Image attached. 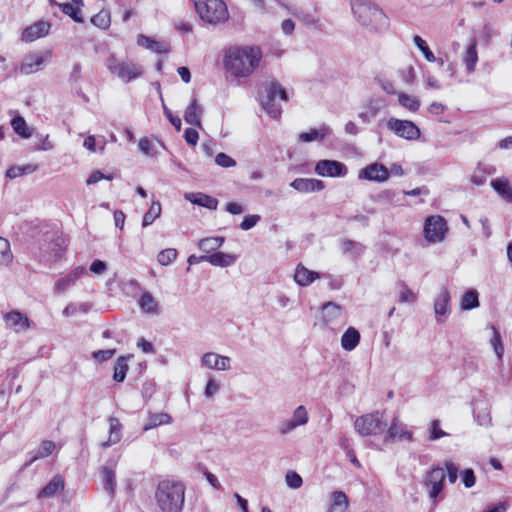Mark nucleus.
I'll use <instances>...</instances> for the list:
<instances>
[{"instance_id": "13d9d810", "label": "nucleus", "mask_w": 512, "mask_h": 512, "mask_svg": "<svg viewBox=\"0 0 512 512\" xmlns=\"http://www.w3.org/2000/svg\"><path fill=\"white\" fill-rule=\"evenodd\" d=\"M491 331H492V338H491V344L494 348V351L495 353L497 354V356L500 358L503 354V351H504V348L501 344V339H500V334L499 332L496 330L495 327H491Z\"/></svg>"}, {"instance_id": "4468645a", "label": "nucleus", "mask_w": 512, "mask_h": 512, "mask_svg": "<svg viewBox=\"0 0 512 512\" xmlns=\"http://www.w3.org/2000/svg\"><path fill=\"white\" fill-rule=\"evenodd\" d=\"M86 273L84 266H77L68 275L59 278L54 284V293L62 294L70 287H72L78 279H80Z\"/></svg>"}, {"instance_id": "f8f14e48", "label": "nucleus", "mask_w": 512, "mask_h": 512, "mask_svg": "<svg viewBox=\"0 0 512 512\" xmlns=\"http://www.w3.org/2000/svg\"><path fill=\"white\" fill-rule=\"evenodd\" d=\"M358 179L383 183L389 179V170L385 165L374 162L359 171Z\"/></svg>"}, {"instance_id": "ea45409f", "label": "nucleus", "mask_w": 512, "mask_h": 512, "mask_svg": "<svg viewBox=\"0 0 512 512\" xmlns=\"http://www.w3.org/2000/svg\"><path fill=\"white\" fill-rule=\"evenodd\" d=\"M161 215V204L159 201L152 202L149 210L144 214L142 226L147 227L151 225Z\"/></svg>"}, {"instance_id": "a211bd4d", "label": "nucleus", "mask_w": 512, "mask_h": 512, "mask_svg": "<svg viewBox=\"0 0 512 512\" xmlns=\"http://www.w3.org/2000/svg\"><path fill=\"white\" fill-rule=\"evenodd\" d=\"M398 438L399 440L413 441V433L407 430L406 426L403 424H399L398 417H394L390 427L387 430V434L385 437L386 442H390Z\"/></svg>"}, {"instance_id": "39448f33", "label": "nucleus", "mask_w": 512, "mask_h": 512, "mask_svg": "<svg viewBox=\"0 0 512 512\" xmlns=\"http://www.w3.org/2000/svg\"><path fill=\"white\" fill-rule=\"evenodd\" d=\"M387 424L383 420V414L379 411L359 416L354 422V429L361 436H375L382 433Z\"/></svg>"}, {"instance_id": "dca6fc26", "label": "nucleus", "mask_w": 512, "mask_h": 512, "mask_svg": "<svg viewBox=\"0 0 512 512\" xmlns=\"http://www.w3.org/2000/svg\"><path fill=\"white\" fill-rule=\"evenodd\" d=\"M49 29L50 24L48 22L38 21L22 31L21 40L26 43L33 42L38 38L46 36L49 33Z\"/></svg>"}, {"instance_id": "052dcab7", "label": "nucleus", "mask_w": 512, "mask_h": 512, "mask_svg": "<svg viewBox=\"0 0 512 512\" xmlns=\"http://www.w3.org/2000/svg\"><path fill=\"white\" fill-rule=\"evenodd\" d=\"M446 435L447 433L440 428V421L433 420L430 424V440H437Z\"/></svg>"}, {"instance_id": "393cba45", "label": "nucleus", "mask_w": 512, "mask_h": 512, "mask_svg": "<svg viewBox=\"0 0 512 512\" xmlns=\"http://www.w3.org/2000/svg\"><path fill=\"white\" fill-rule=\"evenodd\" d=\"M321 275L318 272L309 270L302 264H298L294 274L295 282L302 286H308L313 283L316 279H319Z\"/></svg>"}, {"instance_id": "5fc2aeb1", "label": "nucleus", "mask_w": 512, "mask_h": 512, "mask_svg": "<svg viewBox=\"0 0 512 512\" xmlns=\"http://www.w3.org/2000/svg\"><path fill=\"white\" fill-rule=\"evenodd\" d=\"M285 481L288 487L298 489L302 486V477L295 471H288L285 476Z\"/></svg>"}, {"instance_id": "774afa93", "label": "nucleus", "mask_w": 512, "mask_h": 512, "mask_svg": "<svg viewBox=\"0 0 512 512\" xmlns=\"http://www.w3.org/2000/svg\"><path fill=\"white\" fill-rule=\"evenodd\" d=\"M115 349L98 350L93 352V358L99 362L109 360L115 354Z\"/></svg>"}, {"instance_id": "de8ad7c7", "label": "nucleus", "mask_w": 512, "mask_h": 512, "mask_svg": "<svg viewBox=\"0 0 512 512\" xmlns=\"http://www.w3.org/2000/svg\"><path fill=\"white\" fill-rule=\"evenodd\" d=\"M413 42L416 45V47L422 52L424 58L428 62L436 61L435 55L430 50L429 46L427 45V43H426V41L424 39H422L420 36L416 35L413 38Z\"/></svg>"}, {"instance_id": "338daca9", "label": "nucleus", "mask_w": 512, "mask_h": 512, "mask_svg": "<svg viewBox=\"0 0 512 512\" xmlns=\"http://www.w3.org/2000/svg\"><path fill=\"white\" fill-rule=\"evenodd\" d=\"M376 81L385 93L390 94V95H394L396 93V90H395V87H394V84L392 81H390L386 78H381V77L377 78Z\"/></svg>"}, {"instance_id": "37998d69", "label": "nucleus", "mask_w": 512, "mask_h": 512, "mask_svg": "<svg viewBox=\"0 0 512 512\" xmlns=\"http://www.w3.org/2000/svg\"><path fill=\"white\" fill-rule=\"evenodd\" d=\"M11 126L19 136L23 138H29L31 136L27 123L22 116H15L11 120Z\"/></svg>"}, {"instance_id": "9d476101", "label": "nucleus", "mask_w": 512, "mask_h": 512, "mask_svg": "<svg viewBox=\"0 0 512 512\" xmlns=\"http://www.w3.org/2000/svg\"><path fill=\"white\" fill-rule=\"evenodd\" d=\"M387 128L398 137L406 140H417L421 135L420 129L409 120H400L391 117L387 121Z\"/></svg>"}, {"instance_id": "f03ea898", "label": "nucleus", "mask_w": 512, "mask_h": 512, "mask_svg": "<svg viewBox=\"0 0 512 512\" xmlns=\"http://www.w3.org/2000/svg\"><path fill=\"white\" fill-rule=\"evenodd\" d=\"M154 499L161 512H182L185 486L179 481L162 480L155 489Z\"/></svg>"}, {"instance_id": "20e7f679", "label": "nucleus", "mask_w": 512, "mask_h": 512, "mask_svg": "<svg viewBox=\"0 0 512 512\" xmlns=\"http://www.w3.org/2000/svg\"><path fill=\"white\" fill-rule=\"evenodd\" d=\"M40 260L51 264L59 260L65 250V241L57 232H47L44 234V242L40 246Z\"/></svg>"}, {"instance_id": "3c124183", "label": "nucleus", "mask_w": 512, "mask_h": 512, "mask_svg": "<svg viewBox=\"0 0 512 512\" xmlns=\"http://www.w3.org/2000/svg\"><path fill=\"white\" fill-rule=\"evenodd\" d=\"M291 419L298 427L307 424L309 420L307 409L303 405L298 406Z\"/></svg>"}, {"instance_id": "c03bdc74", "label": "nucleus", "mask_w": 512, "mask_h": 512, "mask_svg": "<svg viewBox=\"0 0 512 512\" xmlns=\"http://www.w3.org/2000/svg\"><path fill=\"white\" fill-rule=\"evenodd\" d=\"M461 309L470 310L479 306L478 293L475 290L467 291L461 299Z\"/></svg>"}, {"instance_id": "f3484780", "label": "nucleus", "mask_w": 512, "mask_h": 512, "mask_svg": "<svg viewBox=\"0 0 512 512\" xmlns=\"http://www.w3.org/2000/svg\"><path fill=\"white\" fill-rule=\"evenodd\" d=\"M4 320L6 326L14 330L16 333L24 332L30 326L28 317L19 311H11L6 313L4 315Z\"/></svg>"}, {"instance_id": "412c9836", "label": "nucleus", "mask_w": 512, "mask_h": 512, "mask_svg": "<svg viewBox=\"0 0 512 512\" xmlns=\"http://www.w3.org/2000/svg\"><path fill=\"white\" fill-rule=\"evenodd\" d=\"M290 186L301 193L321 191L324 189V183L318 179L297 178L291 182Z\"/></svg>"}, {"instance_id": "a18cd8bd", "label": "nucleus", "mask_w": 512, "mask_h": 512, "mask_svg": "<svg viewBox=\"0 0 512 512\" xmlns=\"http://www.w3.org/2000/svg\"><path fill=\"white\" fill-rule=\"evenodd\" d=\"M59 7L64 14L71 17L75 22H83L82 12L79 6L73 5L71 3H62L59 5Z\"/></svg>"}, {"instance_id": "69168bd1", "label": "nucleus", "mask_w": 512, "mask_h": 512, "mask_svg": "<svg viewBox=\"0 0 512 512\" xmlns=\"http://www.w3.org/2000/svg\"><path fill=\"white\" fill-rule=\"evenodd\" d=\"M445 468L449 482L454 484L458 478V467L453 462L446 461Z\"/></svg>"}, {"instance_id": "0e129e2a", "label": "nucleus", "mask_w": 512, "mask_h": 512, "mask_svg": "<svg viewBox=\"0 0 512 512\" xmlns=\"http://www.w3.org/2000/svg\"><path fill=\"white\" fill-rule=\"evenodd\" d=\"M462 482L466 488H471L475 485L476 477L472 469H465L462 473Z\"/></svg>"}, {"instance_id": "58836bf2", "label": "nucleus", "mask_w": 512, "mask_h": 512, "mask_svg": "<svg viewBox=\"0 0 512 512\" xmlns=\"http://www.w3.org/2000/svg\"><path fill=\"white\" fill-rule=\"evenodd\" d=\"M223 243H224L223 237H208V238H204V239L200 240L198 246L202 251H204L206 253H211V252L217 250L218 248H220Z\"/></svg>"}, {"instance_id": "4c0bfd02", "label": "nucleus", "mask_w": 512, "mask_h": 512, "mask_svg": "<svg viewBox=\"0 0 512 512\" xmlns=\"http://www.w3.org/2000/svg\"><path fill=\"white\" fill-rule=\"evenodd\" d=\"M38 169L37 164H26L23 166H12L6 171V177L10 179H15L22 175L31 174Z\"/></svg>"}, {"instance_id": "2eb2a0df", "label": "nucleus", "mask_w": 512, "mask_h": 512, "mask_svg": "<svg viewBox=\"0 0 512 512\" xmlns=\"http://www.w3.org/2000/svg\"><path fill=\"white\" fill-rule=\"evenodd\" d=\"M202 365L209 369L229 370L231 368V359L214 352L205 353L201 359Z\"/></svg>"}, {"instance_id": "ddd939ff", "label": "nucleus", "mask_w": 512, "mask_h": 512, "mask_svg": "<svg viewBox=\"0 0 512 512\" xmlns=\"http://www.w3.org/2000/svg\"><path fill=\"white\" fill-rule=\"evenodd\" d=\"M315 172L323 177H339L346 175L347 168L339 161L320 160L315 166Z\"/></svg>"}, {"instance_id": "0eeeda50", "label": "nucleus", "mask_w": 512, "mask_h": 512, "mask_svg": "<svg viewBox=\"0 0 512 512\" xmlns=\"http://www.w3.org/2000/svg\"><path fill=\"white\" fill-rule=\"evenodd\" d=\"M279 96L281 100L287 101L288 96L286 90L281 86L280 83L273 81L270 83L267 96L262 101L264 110L272 117L277 118L281 114L279 105L275 103L276 97Z\"/></svg>"}, {"instance_id": "c85d7f7f", "label": "nucleus", "mask_w": 512, "mask_h": 512, "mask_svg": "<svg viewBox=\"0 0 512 512\" xmlns=\"http://www.w3.org/2000/svg\"><path fill=\"white\" fill-rule=\"evenodd\" d=\"M100 474L104 490L112 498L116 490V474L113 468L108 466H102L100 468Z\"/></svg>"}, {"instance_id": "e2e57ef3", "label": "nucleus", "mask_w": 512, "mask_h": 512, "mask_svg": "<svg viewBox=\"0 0 512 512\" xmlns=\"http://www.w3.org/2000/svg\"><path fill=\"white\" fill-rule=\"evenodd\" d=\"M260 219V215L257 214L247 215L244 217L242 223L240 224V228L244 231L250 230L260 221Z\"/></svg>"}, {"instance_id": "6e6552de", "label": "nucleus", "mask_w": 512, "mask_h": 512, "mask_svg": "<svg viewBox=\"0 0 512 512\" xmlns=\"http://www.w3.org/2000/svg\"><path fill=\"white\" fill-rule=\"evenodd\" d=\"M445 477L446 472L444 468L440 466L433 467L426 475L424 484L430 499H432L434 503H437L439 500V496L444 487Z\"/></svg>"}, {"instance_id": "f704fd0d", "label": "nucleus", "mask_w": 512, "mask_h": 512, "mask_svg": "<svg viewBox=\"0 0 512 512\" xmlns=\"http://www.w3.org/2000/svg\"><path fill=\"white\" fill-rule=\"evenodd\" d=\"M173 419L168 413H154L150 414L148 422L144 425L143 430L148 431L160 425L172 423Z\"/></svg>"}, {"instance_id": "f257e3e1", "label": "nucleus", "mask_w": 512, "mask_h": 512, "mask_svg": "<svg viewBox=\"0 0 512 512\" xmlns=\"http://www.w3.org/2000/svg\"><path fill=\"white\" fill-rule=\"evenodd\" d=\"M262 51L258 46L230 47L224 58V65L231 75L247 77L259 66Z\"/></svg>"}, {"instance_id": "a19ab883", "label": "nucleus", "mask_w": 512, "mask_h": 512, "mask_svg": "<svg viewBox=\"0 0 512 512\" xmlns=\"http://www.w3.org/2000/svg\"><path fill=\"white\" fill-rule=\"evenodd\" d=\"M91 23L96 27L107 30L111 25V16L108 10H101L91 18Z\"/></svg>"}, {"instance_id": "473e14b6", "label": "nucleus", "mask_w": 512, "mask_h": 512, "mask_svg": "<svg viewBox=\"0 0 512 512\" xmlns=\"http://www.w3.org/2000/svg\"><path fill=\"white\" fill-rule=\"evenodd\" d=\"M341 247L344 254L353 258H358L365 252V246L362 243L350 239H344Z\"/></svg>"}, {"instance_id": "49530a36", "label": "nucleus", "mask_w": 512, "mask_h": 512, "mask_svg": "<svg viewBox=\"0 0 512 512\" xmlns=\"http://www.w3.org/2000/svg\"><path fill=\"white\" fill-rule=\"evenodd\" d=\"M127 371H128L127 358L124 356H121L117 359V362L115 364L113 379L116 382H123L126 377Z\"/></svg>"}, {"instance_id": "6ab92c4d", "label": "nucleus", "mask_w": 512, "mask_h": 512, "mask_svg": "<svg viewBox=\"0 0 512 512\" xmlns=\"http://www.w3.org/2000/svg\"><path fill=\"white\" fill-rule=\"evenodd\" d=\"M451 297L447 288H441L440 292L434 300V313L437 322H442V317L450 312L449 303Z\"/></svg>"}, {"instance_id": "423d86ee", "label": "nucleus", "mask_w": 512, "mask_h": 512, "mask_svg": "<svg viewBox=\"0 0 512 512\" xmlns=\"http://www.w3.org/2000/svg\"><path fill=\"white\" fill-rule=\"evenodd\" d=\"M105 65L113 75L126 83L139 78L143 73V68L140 65L132 62H119L113 55L106 60Z\"/></svg>"}, {"instance_id": "5701e85b", "label": "nucleus", "mask_w": 512, "mask_h": 512, "mask_svg": "<svg viewBox=\"0 0 512 512\" xmlns=\"http://www.w3.org/2000/svg\"><path fill=\"white\" fill-rule=\"evenodd\" d=\"M184 198L191 202L192 204L205 207L209 210H216L218 206V200L214 197H211L207 194L198 192V193H186Z\"/></svg>"}, {"instance_id": "e433bc0d", "label": "nucleus", "mask_w": 512, "mask_h": 512, "mask_svg": "<svg viewBox=\"0 0 512 512\" xmlns=\"http://www.w3.org/2000/svg\"><path fill=\"white\" fill-rule=\"evenodd\" d=\"M323 320L326 323L332 322L341 316L342 308L334 302H327L322 307Z\"/></svg>"}, {"instance_id": "7ed1b4c3", "label": "nucleus", "mask_w": 512, "mask_h": 512, "mask_svg": "<svg viewBox=\"0 0 512 512\" xmlns=\"http://www.w3.org/2000/svg\"><path fill=\"white\" fill-rule=\"evenodd\" d=\"M351 8L360 24L370 31H378L388 26V18L384 12L368 0H351Z\"/></svg>"}, {"instance_id": "4d7b16f0", "label": "nucleus", "mask_w": 512, "mask_h": 512, "mask_svg": "<svg viewBox=\"0 0 512 512\" xmlns=\"http://www.w3.org/2000/svg\"><path fill=\"white\" fill-rule=\"evenodd\" d=\"M161 101H162V108H163V112H164L165 116L167 117L169 122L175 127V129L177 131H180L181 127H182L181 119L178 116L173 115L172 111L164 103V100L162 97H161Z\"/></svg>"}, {"instance_id": "864d4df0", "label": "nucleus", "mask_w": 512, "mask_h": 512, "mask_svg": "<svg viewBox=\"0 0 512 512\" xmlns=\"http://www.w3.org/2000/svg\"><path fill=\"white\" fill-rule=\"evenodd\" d=\"M397 193L394 190L386 189L381 191L376 196V201L382 204H395Z\"/></svg>"}, {"instance_id": "6e6d98bb", "label": "nucleus", "mask_w": 512, "mask_h": 512, "mask_svg": "<svg viewBox=\"0 0 512 512\" xmlns=\"http://www.w3.org/2000/svg\"><path fill=\"white\" fill-rule=\"evenodd\" d=\"M417 300V295L407 287L406 284L401 285V291L399 294L400 303H413Z\"/></svg>"}, {"instance_id": "c756f323", "label": "nucleus", "mask_w": 512, "mask_h": 512, "mask_svg": "<svg viewBox=\"0 0 512 512\" xmlns=\"http://www.w3.org/2000/svg\"><path fill=\"white\" fill-rule=\"evenodd\" d=\"M64 489V479L60 475L54 476L50 482L38 493V498H50Z\"/></svg>"}, {"instance_id": "bf43d9fd", "label": "nucleus", "mask_w": 512, "mask_h": 512, "mask_svg": "<svg viewBox=\"0 0 512 512\" xmlns=\"http://www.w3.org/2000/svg\"><path fill=\"white\" fill-rule=\"evenodd\" d=\"M215 162L217 165L224 168H230L236 165V161L234 159L222 152L216 155Z\"/></svg>"}, {"instance_id": "bb28decb", "label": "nucleus", "mask_w": 512, "mask_h": 512, "mask_svg": "<svg viewBox=\"0 0 512 512\" xmlns=\"http://www.w3.org/2000/svg\"><path fill=\"white\" fill-rule=\"evenodd\" d=\"M237 257L231 254L216 252L211 255H202V260L213 266L229 267L236 262Z\"/></svg>"}, {"instance_id": "603ef678", "label": "nucleus", "mask_w": 512, "mask_h": 512, "mask_svg": "<svg viewBox=\"0 0 512 512\" xmlns=\"http://www.w3.org/2000/svg\"><path fill=\"white\" fill-rule=\"evenodd\" d=\"M176 257H177V250L173 249V248H168V249L162 250L158 254L157 260L161 265L166 266V265H169L170 263H172L176 259Z\"/></svg>"}, {"instance_id": "72a5a7b5", "label": "nucleus", "mask_w": 512, "mask_h": 512, "mask_svg": "<svg viewBox=\"0 0 512 512\" xmlns=\"http://www.w3.org/2000/svg\"><path fill=\"white\" fill-rule=\"evenodd\" d=\"M139 306L145 313L156 315L159 313L158 302L149 292H144L139 299Z\"/></svg>"}, {"instance_id": "680f3d73", "label": "nucleus", "mask_w": 512, "mask_h": 512, "mask_svg": "<svg viewBox=\"0 0 512 512\" xmlns=\"http://www.w3.org/2000/svg\"><path fill=\"white\" fill-rule=\"evenodd\" d=\"M475 419L480 426H488L491 423L490 412L487 408L479 409L475 414Z\"/></svg>"}, {"instance_id": "c9c22d12", "label": "nucleus", "mask_w": 512, "mask_h": 512, "mask_svg": "<svg viewBox=\"0 0 512 512\" xmlns=\"http://www.w3.org/2000/svg\"><path fill=\"white\" fill-rule=\"evenodd\" d=\"M330 134V129L327 126H322L320 129H311L308 132L299 134V140L301 142H312L317 140H323L327 135Z\"/></svg>"}, {"instance_id": "2f4dec72", "label": "nucleus", "mask_w": 512, "mask_h": 512, "mask_svg": "<svg viewBox=\"0 0 512 512\" xmlns=\"http://www.w3.org/2000/svg\"><path fill=\"white\" fill-rule=\"evenodd\" d=\"M349 506L347 495L342 491L331 494V505L328 512H345Z\"/></svg>"}, {"instance_id": "b1692460", "label": "nucleus", "mask_w": 512, "mask_h": 512, "mask_svg": "<svg viewBox=\"0 0 512 512\" xmlns=\"http://www.w3.org/2000/svg\"><path fill=\"white\" fill-rule=\"evenodd\" d=\"M462 60L469 74L475 72L478 62L477 40L475 38L471 39L463 53Z\"/></svg>"}, {"instance_id": "1a4fd4ad", "label": "nucleus", "mask_w": 512, "mask_h": 512, "mask_svg": "<svg viewBox=\"0 0 512 512\" xmlns=\"http://www.w3.org/2000/svg\"><path fill=\"white\" fill-rule=\"evenodd\" d=\"M447 230L446 220L442 216H429L425 221L424 236L428 242L437 243L442 241Z\"/></svg>"}, {"instance_id": "a878e982", "label": "nucleus", "mask_w": 512, "mask_h": 512, "mask_svg": "<svg viewBox=\"0 0 512 512\" xmlns=\"http://www.w3.org/2000/svg\"><path fill=\"white\" fill-rule=\"evenodd\" d=\"M137 43L157 54H166L170 51V46L166 42L156 41L142 34L138 36Z\"/></svg>"}, {"instance_id": "09e8293b", "label": "nucleus", "mask_w": 512, "mask_h": 512, "mask_svg": "<svg viewBox=\"0 0 512 512\" xmlns=\"http://www.w3.org/2000/svg\"><path fill=\"white\" fill-rule=\"evenodd\" d=\"M13 259L10 243L7 239L0 237V264L8 265Z\"/></svg>"}, {"instance_id": "9b49d317", "label": "nucleus", "mask_w": 512, "mask_h": 512, "mask_svg": "<svg viewBox=\"0 0 512 512\" xmlns=\"http://www.w3.org/2000/svg\"><path fill=\"white\" fill-rule=\"evenodd\" d=\"M51 59V52L30 53L26 55L20 65V72L30 75L41 70Z\"/></svg>"}, {"instance_id": "7c9ffc66", "label": "nucleus", "mask_w": 512, "mask_h": 512, "mask_svg": "<svg viewBox=\"0 0 512 512\" xmlns=\"http://www.w3.org/2000/svg\"><path fill=\"white\" fill-rule=\"evenodd\" d=\"M360 339L359 331L354 327H349L341 337V347L345 351H352L358 346Z\"/></svg>"}, {"instance_id": "aec40b11", "label": "nucleus", "mask_w": 512, "mask_h": 512, "mask_svg": "<svg viewBox=\"0 0 512 512\" xmlns=\"http://www.w3.org/2000/svg\"><path fill=\"white\" fill-rule=\"evenodd\" d=\"M493 190L507 203H512V186L506 177H498L490 181Z\"/></svg>"}, {"instance_id": "79ce46f5", "label": "nucleus", "mask_w": 512, "mask_h": 512, "mask_svg": "<svg viewBox=\"0 0 512 512\" xmlns=\"http://www.w3.org/2000/svg\"><path fill=\"white\" fill-rule=\"evenodd\" d=\"M398 101L401 106L411 112H416L420 107V100L417 97L408 95L403 92L398 93Z\"/></svg>"}, {"instance_id": "8fccbe9b", "label": "nucleus", "mask_w": 512, "mask_h": 512, "mask_svg": "<svg viewBox=\"0 0 512 512\" xmlns=\"http://www.w3.org/2000/svg\"><path fill=\"white\" fill-rule=\"evenodd\" d=\"M55 449V443L49 440H45L41 443V446L37 450L36 454L30 460V463L34 462L37 459L48 457L52 454Z\"/></svg>"}, {"instance_id": "cd10ccee", "label": "nucleus", "mask_w": 512, "mask_h": 512, "mask_svg": "<svg viewBox=\"0 0 512 512\" xmlns=\"http://www.w3.org/2000/svg\"><path fill=\"white\" fill-rule=\"evenodd\" d=\"M122 424L116 417L109 418V438L107 441L101 443L102 448H108L112 445L117 444L122 437Z\"/></svg>"}, {"instance_id": "4be33fe9", "label": "nucleus", "mask_w": 512, "mask_h": 512, "mask_svg": "<svg viewBox=\"0 0 512 512\" xmlns=\"http://www.w3.org/2000/svg\"><path fill=\"white\" fill-rule=\"evenodd\" d=\"M202 114V106L198 103L196 98H193L190 104L185 109L184 120L186 121V123L200 128Z\"/></svg>"}]
</instances>
